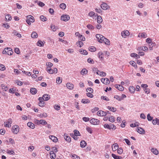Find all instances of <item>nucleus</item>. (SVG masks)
Returning <instances> with one entry per match:
<instances>
[{
    "label": "nucleus",
    "mask_w": 159,
    "mask_h": 159,
    "mask_svg": "<svg viewBox=\"0 0 159 159\" xmlns=\"http://www.w3.org/2000/svg\"><path fill=\"white\" fill-rule=\"evenodd\" d=\"M27 19L26 21L27 23L29 25H30L31 24V22H33L34 21V17L31 16L29 15L26 16Z\"/></svg>",
    "instance_id": "obj_1"
},
{
    "label": "nucleus",
    "mask_w": 159,
    "mask_h": 159,
    "mask_svg": "<svg viewBox=\"0 0 159 159\" xmlns=\"http://www.w3.org/2000/svg\"><path fill=\"white\" fill-rule=\"evenodd\" d=\"M19 127L17 125H15L12 128V131L14 134H17L19 131Z\"/></svg>",
    "instance_id": "obj_2"
},
{
    "label": "nucleus",
    "mask_w": 159,
    "mask_h": 159,
    "mask_svg": "<svg viewBox=\"0 0 159 159\" xmlns=\"http://www.w3.org/2000/svg\"><path fill=\"white\" fill-rule=\"evenodd\" d=\"M96 37L99 40L98 41L100 43H102V40H104V37L102 35L97 34L96 35Z\"/></svg>",
    "instance_id": "obj_3"
},
{
    "label": "nucleus",
    "mask_w": 159,
    "mask_h": 159,
    "mask_svg": "<svg viewBox=\"0 0 159 159\" xmlns=\"http://www.w3.org/2000/svg\"><path fill=\"white\" fill-rule=\"evenodd\" d=\"M70 17L69 15H62L61 17V19L62 20L66 21L70 19Z\"/></svg>",
    "instance_id": "obj_4"
},
{
    "label": "nucleus",
    "mask_w": 159,
    "mask_h": 159,
    "mask_svg": "<svg viewBox=\"0 0 159 159\" xmlns=\"http://www.w3.org/2000/svg\"><path fill=\"white\" fill-rule=\"evenodd\" d=\"M90 123L93 125H98L99 123V121L97 119L92 118L90 120Z\"/></svg>",
    "instance_id": "obj_5"
},
{
    "label": "nucleus",
    "mask_w": 159,
    "mask_h": 159,
    "mask_svg": "<svg viewBox=\"0 0 159 159\" xmlns=\"http://www.w3.org/2000/svg\"><path fill=\"white\" fill-rule=\"evenodd\" d=\"M36 123L38 125L41 124L43 125L47 124V122L45 120H36Z\"/></svg>",
    "instance_id": "obj_6"
},
{
    "label": "nucleus",
    "mask_w": 159,
    "mask_h": 159,
    "mask_svg": "<svg viewBox=\"0 0 159 159\" xmlns=\"http://www.w3.org/2000/svg\"><path fill=\"white\" fill-rule=\"evenodd\" d=\"M101 8L104 10H106L109 8V6L107 4L103 2L101 5Z\"/></svg>",
    "instance_id": "obj_7"
},
{
    "label": "nucleus",
    "mask_w": 159,
    "mask_h": 159,
    "mask_svg": "<svg viewBox=\"0 0 159 159\" xmlns=\"http://www.w3.org/2000/svg\"><path fill=\"white\" fill-rule=\"evenodd\" d=\"M97 115L99 116H105L107 115V113L102 111H99L97 112Z\"/></svg>",
    "instance_id": "obj_8"
},
{
    "label": "nucleus",
    "mask_w": 159,
    "mask_h": 159,
    "mask_svg": "<svg viewBox=\"0 0 159 159\" xmlns=\"http://www.w3.org/2000/svg\"><path fill=\"white\" fill-rule=\"evenodd\" d=\"M129 32L127 30H125L121 33V35L124 38H125L126 36L129 35Z\"/></svg>",
    "instance_id": "obj_9"
},
{
    "label": "nucleus",
    "mask_w": 159,
    "mask_h": 159,
    "mask_svg": "<svg viewBox=\"0 0 159 159\" xmlns=\"http://www.w3.org/2000/svg\"><path fill=\"white\" fill-rule=\"evenodd\" d=\"M101 80V81L105 84H109L110 83L109 79L107 78H102Z\"/></svg>",
    "instance_id": "obj_10"
},
{
    "label": "nucleus",
    "mask_w": 159,
    "mask_h": 159,
    "mask_svg": "<svg viewBox=\"0 0 159 159\" xmlns=\"http://www.w3.org/2000/svg\"><path fill=\"white\" fill-rule=\"evenodd\" d=\"M50 95L48 94H44L43 96V99L45 101L48 100L50 98Z\"/></svg>",
    "instance_id": "obj_11"
},
{
    "label": "nucleus",
    "mask_w": 159,
    "mask_h": 159,
    "mask_svg": "<svg viewBox=\"0 0 159 159\" xmlns=\"http://www.w3.org/2000/svg\"><path fill=\"white\" fill-rule=\"evenodd\" d=\"M65 139L68 142H70L71 141L70 137L67 134H65L64 135Z\"/></svg>",
    "instance_id": "obj_12"
},
{
    "label": "nucleus",
    "mask_w": 159,
    "mask_h": 159,
    "mask_svg": "<svg viewBox=\"0 0 159 159\" xmlns=\"http://www.w3.org/2000/svg\"><path fill=\"white\" fill-rule=\"evenodd\" d=\"M66 87L69 89H72L74 88V85L70 83H68L66 84Z\"/></svg>",
    "instance_id": "obj_13"
},
{
    "label": "nucleus",
    "mask_w": 159,
    "mask_h": 159,
    "mask_svg": "<svg viewBox=\"0 0 159 159\" xmlns=\"http://www.w3.org/2000/svg\"><path fill=\"white\" fill-rule=\"evenodd\" d=\"M96 74L100 76L104 77L106 75V74L105 72L103 71L101 72L99 70H98V71H97Z\"/></svg>",
    "instance_id": "obj_14"
},
{
    "label": "nucleus",
    "mask_w": 159,
    "mask_h": 159,
    "mask_svg": "<svg viewBox=\"0 0 159 159\" xmlns=\"http://www.w3.org/2000/svg\"><path fill=\"white\" fill-rule=\"evenodd\" d=\"M116 87L120 91H122L124 90V87L120 84H116Z\"/></svg>",
    "instance_id": "obj_15"
},
{
    "label": "nucleus",
    "mask_w": 159,
    "mask_h": 159,
    "mask_svg": "<svg viewBox=\"0 0 159 159\" xmlns=\"http://www.w3.org/2000/svg\"><path fill=\"white\" fill-rule=\"evenodd\" d=\"M49 138L51 139L53 142H56L58 140L57 138L53 135H50L49 136Z\"/></svg>",
    "instance_id": "obj_16"
},
{
    "label": "nucleus",
    "mask_w": 159,
    "mask_h": 159,
    "mask_svg": "<svg viewBox=\"0 0 159 159\" xmlns=\"http://www.w3.org/2000/svg\"><path fill=\"white\" fill-rule=\"evenodd\" d=\"M137 131L140 134H144L145 133V131L141 127L138 129Z\"/></svg>",
    "instance_id": "obj_17"
},
{
    "label": "nucleus",
    "mask_w": 159,
    "mask_h": 159,
    "mask_svg": "<svg viewBox=\"0 0 159 159\" xmlns=\"http://www.w3.org/2000/svg\"><path fill=\"white\" fill-rule=\"evenodd\" d=\"M30 91L33 94H35L37 93V90L36 89L34 88H31L30 89Z\"/></svg>",
    "instance_id": "obj_18"
},
{
    "label": "nucleus",
    "mask_w": 159,
    "mask_h": 159,
    "mask_svg": "<svg viewBox=\"0 0 159 159\" xmlns=\"http://www.w3.org/2000/svg\"><path fill=\"white\" fill-rule=\"evenodd\" d=\"M86 143L84 140H82L80 142V146L82 148H84L86 145Z\"/></svg>",
    "instance_id": "obj_19"
},
{
    "label": "nucleus",
    "mask_w": 159,
    "mask_h": 159,
    "mask_svg": "<svg viewBox=\"0 0 159 159\" xmlns=\"http://www.w3.org/2000/svg\"><path fill=\"white\" fill-rule=\"evenodd\" d=\"M118 148V145L117 143H115L112 146V148L113 151H116Z\"/></svg>",
    "instance_id": "obj_20"
},
{
    "label": "nucleus",
    "mask_w": 159,
    "mask_h": 159,
    "mask_svg": "<svg viewBox=\"0 0 159 159\" xmlns=\"http://www.w3.org/2000/svg\"><path fill=\"white\" fill-rule=\"evenodd\" d=\"M27 125L28 126L32 129H34L35 127L34 125L31 122H28Z\"/></svg>",
    "instance_id": "obj_21"
},
{
    "label": "nucleus",
    "mask_w": 159,
    "mask_h": 159,
    "mask_svg": "<svg viewBox=\"0 0 159 159\" xmlns=\"http://www.w3.org/2000/svg\"><path fill=\"white\" fill-rule=\"evenodd\" d=\"M31 37L33 38H36L38 37V34L36 32L34 31L31 34Z\"/></svg>",
    "instance_id": "obj_22"
},
{
    "label": "nucleus",
    "mask_w": 159,
    "mask_h": 159,
    "mask_svg": "<svg viewBox=\"0 0 159 159\" xmlns=\"http://www.w3.org/2000/svg\"><path fill=\"white\" fill-rule=\"evenodd\" d=\"M138 37L141 38H145L147 37V34L145 33H139Z\"/></svg>",
    "instance_id": "obj_23"
},
{
    "label": "nucleus",
    "mask_w": 159,
    "mask_h": 159,
    "mask_svg": "<svg viewBox=\"0 0 159 159\" xmlns=\"http://www.w3.org/2000/svg\"><path fill=\"white\" fill-rule=\"evenodd\" d=\"M151 151L156 155H157L159 153L158 151L156 149L152 148L151 149Z\"/></svg>",
    "instance_id": "obj_24"
},
{
    "label": "nucleus",
    "mask_w": 159,
    "mask_h": 159,
    "mask_svg": "<svg viewBox=\"0 0 159 159\" xmlns=\"http://www.w3.org/2000/svg\"><path fill=\"white\" fill-rule=\"evenodd\" d=\"M88 72V70L86 69H83L81 71L80 73L83 75L86 74Z\"/></svg>",
    "instance_id": "obj_25"
},
{
    "label": "nucleus",
    "mask_w": 159,
    "mask_h": 159,
    "mask_svg": "<svg viewBox=\"0 0 159 159\" xmlns=\"http://www.w3.org/2000/svg\"><path fill=\"white\" fill-rule=\"evenodd\" d=\"M5 49L8 50V51H7V54L8 55H11L13 53V52L11 51V48H5Z\"/></svg>",
    "instance_id": "obj_26"
},
{
    "label": "nucleus",
    "mask_w": 159,
    "mask_h": 159,
    "mask_svg": "<svg viewBox=\"0 0 159 159\" xmlns=\"http://www.w3.org/2000/svg\"><path fill=\"white\" fill-rule=\"evenodd\" d=\"M129 92L131 93H133L135 91V88L133 86H130L129 88Z\"/></svg>",
    "instance_id": "obj_27"
},
{
    "label": "nucleus",
    "mask_w": 159,
    "mask_h": 159,
    "mask_svg": "<svg viewBox=\"0 0 159 159\" xmlns=\"http://www.w3.org/2000/svg\"><path fill=\"white\" fill-rule=\"evenodd\" d=\"M102 21V17L100 16H98L97 17V21L99 24L101 23Z\"/></svg>",
    "instance_id": "obj_28"
},
{
    "label": "nucleus",
    "mask_w": 159,
    "mask_h": 159,
    "mask_svg": "<svg viewBox=\"0 0 159 159\" xmlns=\"http://www.w3.org/2000/svg\"><path fill=\"white\" fill-rule=\"evenodd\" d=\"M5 19L7 20L10 21L11 20L12 18L10 14H7L5 16Z\"/></svg>",
    "instance_id": "obj_29"
},
{
    "label": "nucleus",
    "mask_w": 159,
    "mask_h": 159,
    "mask_svg": "<svg viewBox=\"0 0 159 159\" xmlns=\"http://www.w3.org/2000/svg\"><path fill=\"white\" fill-rule=\"evenodd\" d=\"M104 40H102V41H104V42L106 44H107L108 45H109L110 44V41L108 39L105 38V37H104Z\"/></svg>",
    "instance_id": "obj_30"
},
{
    "label": "nucleus",
    "mask_w": 159,
    "mask_h": 159,
    "mask_svg": "<svg viewBox=\"0 0 159 159\" xmlns=\"http://www.w3.org/2000/svg\"><path fill=\"white\" fill-rule=\"evenodd\" d=\"M108 120L110 122H113L115 121V118L113 116H111L110 117L108 118Z\"/></svg>",
    "instance_id": "obj_31"
},
{
    "label": "nucleus",
    "mask_w": 159,
    "mask_h": 159,
    "mask_svg": "<svg viewBox=\"0 0 159 159\" xmlns=\"http://www.w3.org/2000/svg\"><path fill=\"white\" fill-rule=\"evenodd\" d=\"M6 152L9 154L14 155L15 154V152L12 150H10L8 149H7Z\"/></svg>",
    "instance_id": "obj_32"
},
{
    "label": "nucleus",
    "mask_w": 159,
    "mask_h": 159,
    "mask_svg": "<svg viewBox=\"0 0 159 159\" xmlns=\"http://www.w3.org/2000/svg\"><path fill=\"white\" fill-rule=\"evenodd\" d=\"M46 71L49 74H52L53 73V70L50 68L48 67H47Z\"/></svg>",
    "instance_id": "obj_33"
},
{
    "label": "nucleus",
    "mask_w": 159,
    "mask_h": 159,
    "mask_svg": "<svg viewBox=\"0 0 159 159\" xmlns=\"http://www.w3.org/2000/svg\"><path fill=\"white\" fill-rule=\"evenodd\" d=\"M81 102L84 103H89L90 101L88 99H84L82 100Z\"/></svg>",
    "instance_id": "obj_34"
},
{
    "label": "nucleus",
    "mask_w": 159,
    "mask_h": 159,
    "mask_svg": "<svg viewBox=\"0 0 159 159\" xmlns=\"http://www.w3.org/2000/svg\"><path fill=\"white\" fill-rule=\"evenodd\" d=\"M111 126L112 125H111V124L110 125H108L107 124H106L104 125V127L105 128H107L109 129H111Z\"/></svg>",
    "instance_id": "obj_35"
},
{
    "label": "nucleus",
    "mask_w": 159,
    "mask_h": 159,
    "mask_svg": "<svg viewBox=\"0 0 159 159\" xmlns=\"http://www.w3.org/2000/svg\"><path fill=\"white\" fill-rule=\"evenodd\" d=\"M37 44L38 46L40 47L43 46L44 45L43 43L40 40H39L37 43Z\"/></svg>",
    "instance_id": "obj_36"
},
{
    "label": "nucleus",
    "mask_w": 159,
    "mask_h": 159,
    "mask_svg": "<svg viewBox=\"0 0 159 159\" xmlns=\"http://www.w3.org/2000/svg\"><path fill=\"white\" fill-rule=\"evenodd\" d=\"M60 7L62 9H65L66 7V5L64 3H62L60 5Z\"/></svg>",
    "instance_id": "obj_37"
},
{
    "label": "nucleus",
    "mask_w": 159,
    "mask_h": 159,
    "mask_svg": "<svg viewBox=\"0 0 159 159\" xmlns=\"http://www.w3.org/2000/svg\"><path fill=\"white\" fill-rule=\"evenodd\" d=\"M130 56L132 57H136L137 58H139L140 57V56L139 55L135 53H131Z\"/></svg>",
    "instance_id": "obj_38"
},
{
    "label": "nucleus",
    "mask_w": 159,
    "mask_h": 159,
    "mask_svg": "<svg viewBox=\"0 0 159 159\" xmlns=\"http://www.w3.org/2000/svg\"><path fill=\"white\" fill-rule=\"evenodd\" d=\"M141 87L143 88L144 89V90L145 91L146 90H148V89H147V87H148V85L147 84H142L141 85Z\"/></svg>",
    "instance_id": "obj_39"
},
{
    "label": "nucleus",
    "mask_w": 159,
    "mask_h": 159,
    "mask_svg": "<svg viewBox=\"0 0 159 159\" xmlns=\"http://www.w3.org/2000/svg\"><path fill=\"white\" fill-rule=\"evenodd\" d=\"M98 57L101 59H102L103 57V55L102 52H99L98 53Z\"/></svg>",
    "instance_id": "obj_40"
},
{
    "label": "nucleus",
    "mask_w": 159,
    "mask_h": 159,
    "mask_svg": "<svg viewBox=\"0 0 159 159\" xmlns=\"http://www.w3.org/2000/svg\"><path fill=\"white\" fill-rule=\"evenodd\" d=\"M74 134L76 136H80V133L77 130H75L74 131Z\"/></svg>",
    "instance_id": "obj_41"
},
{
    "label": "nucleus",
    "mask_w": 159,
    "mask_h": 159,
    "mask_svg": "<svg viewBox=\"0 0 159 159\" xmlns=\"http://www.w3.org/2000/svg\"><path fill=\"white\" fill-rule=\"evenodd\" d=\"M40 18L41 20L43 21H45L47 20V18L43 15L41 16H40Z\"/></svg>",
    "instance_id": "obj_42"
},
{
    "label": "nucleus",
    "mask_w": 159,
    "mask_h": 159,
    "mask_svg": "<svg viewBox=\"0 0 159 159\" xmlns=\"http://www.w3.org/2000/svg\"><path fill=\"white\" fill-rule=\"evenodd\" d=\"M107 108L109 110L112 111L113 112H114L116 111V108L115 107L108 106V107Z\"/></svg>",
    "instance_id": "obj_43"
},
{
    "label": "nucleus",
    "mask_w": 159,
    "mask_h": 159,
    "mask_svg": "<svg viewBox=\"0 0 159 159\" xmlns=\"http://www.w3.org/2000/svg\"><path fill=\"white\" fill-rule=\"evenodd\" d=\"M1 87L2 89L4 90V91H6L8 89V88L4 84H2Z\"/></svg>",
    "instance_id": "obj_44"
},
{
    "label": "nucleus",
    "mask_w": 159,
    "mask_h": 159,
    "mask_svg": "<svg viewBox=\"0 0 159 159\" xmlns=\"http://www.w3.org/2000/svg\"><path fill=\"white\" fill-rule=\"evenodd\" d=\"M70 135L75 140H77L78 139V138L77 136L75 135V134L73 133H71L70 134Z\"/></svg>",
    "instance_id": "obj_45"
},
{
    "label": "nucleus",
    "mask_w": 159,
    "mask_h": 159,
    "mask_svg": "<svg viewBox=\"0 0 159 159\" xmlns=\"http://www.w3.org/2000/svg\"><path fill=\"white\" fill-rule=\"evenodd\" d=\"M46 65L47 66V67H48L51 68L52 67L53 64L52 63L50 62H47L46 63Z\"/></svg>",
    "instance_id": "obj_46"
},
{
    "label": "nucleus",
    "mask_w": 159,
    "mask_h": 159,
    "mask_svg": "<svg viewBox=\"0 0 159 159\" xmlns=\"http://www.w3.org/2000/svg\"><path fill=\"white\" fill-rule=\"evenodd\" d=\"M117 149V152L119 154H121L123 152V149L122 148H120Z\"/></svg>",
    "instance_id": "obj_47"
},
{
    "label": "nucleus",
    "mask_w": 159,
    "mask_h": 159,
    "mask_svg": "<svg viewBox=\"0 0 159 159\" xmlns=\"http://www.w3.org/2000/svg\"><path fill=\"white\" fill-rule=\"evenodd\" d=\"M87 61L88 62L91 64H93L94 63V61L91 58H89L88 59Z\"/></svg>",
    "instance_id": "obj_48"
},
{
    "label": "nucleus",
    "mask_w": 159,
    "mask_h": 159,
    "mask_svg": "<svg viewBox=\"0 0 159 159\" xmlns=\"http://www.w3.org/2000/svg\"><path fill=\"white\" fill-rule=\"evenodd\" d=\"M147 118L148 121H151L152 120L153 117L150 116V114H148L147 116Z\"/></svg>",
    "instance_id": "obj_49"
},
{
    "label": "nucleus",
    "mask_w": 159,
    "mask_h": 159,
    "mask_svg": "<svg viewBox=\"0 0 159 159\" xmlns=\"http://www.w3.org/2000/svg\"><path fill=\"white\" fill-rule=\"evenodd\" d=\"M96 48L93 46H91L89 50L92 52H94L96 51Z\"/></svg>",
    "instance_id": "obj_50"
},
{
    "label": "nucleus",
    "mask_w": 159,
    "mask_h": 159,
    "mask_svg": "<svg viewBox=\"0 0 159 159\" xmlns=\"http://www.w3.org/2000/svg\"><path fill=\"white\" fill-rule=\"evenodd\" d=\"M54 107L55 109L57 111H58L60 110V106L58 105H55L54 106Z\"/></svg>",
    "instance_id": "obj_51"
},
{
    "label": "nucleus",
    "mask_w": 159,
    "mask_h": 159,
    "mask_svg": "<svg viewBox=\"0 0 159 159\" xmlns=\"http://www.w3.org/2000/svg\"><path fill=\"white\" fill-rule=\"evenodd\" d=\"M47 116V114L46 113H43V114H41L39 115V117L41 118H42L43 117H46Z\"/></svg>",
    "instance_id": "obj_52"
},
{
    "label": "nucleus",
    "mask_w": 159,
    "mask_h": 159,
    "mask_svg": "<svg viewBox=\"0 0 159 159\" xmlns=\"http://www.w3.org/2000/svg\"><path fill=\"white\" fill-rule=\"evenodd\" d=\"M77 44L79 45V47L81 48L83 45V43L80 41H79L77 42Z\"/></svg>",
    "instance_id": "obj_53"
},
{
    "label": "nucleus",
    "mask_w": 159,
    "mask_h": 159,
    "mask_svg": "<svg viewBox=\"0 0 159 159\" xmlns=\"http://www.w3.org/2000/svg\"><path fill=\"white\" fill-rule=\"evenodd\" d=\"M86 91L89 93H93V89L91 88H88L86 89Z\"/></svg>",
    "instance_id": "obj_54"
},
{
    "label": "nucleus",
    "mask_w": 159,
    "mask_h": 159,
    "mask_svg": "<svg viewBox=\"0 0 159 159\" xmlns=\"http://www.w3.org/2000/svg\"><path fill=\"white\" fill-rule=\"evenodd\" d=\"M56 81L57 83L60 84L62 82V80L61 79L60 77H57V78Z\"/></svg>",
    "instance_id": "obj_55"
},
{
    "label": "nucleus",
    "mask_w": 159,
    "mask_h": 159,
    "mask_svg": "<svg viewBox=\"0 0 159 159\" xmlns=\"http://www.w3.org/2000/svg\"><path fill=\"white\" fill-rule=\"evenodd\" d=\"M22 72L26 74V75H28V76H30L31 75V73L30 72H28L25 71V70H23L22 71Z\"/></svg>",
    "instance_id": "obj_56"
},
{
    "label": "nucleus",
    "mask_w": 159,
    "mask_h": 159,
    "mask_svg": "<svg viewBox=\"0 0 159 159\" xmlns=\"http://www.w3.org/2000/svg\"><path fill=\"white\" fill-rule=\"evenodd\" d=\"M124 141H125L127 144L128 145H130V141L127 139H125L124 140Z\"/></svg>",
    "instance_id": "obj_57"
},
{
    "label": "nucleus",
    "mask_w": 159,
    "mask_h": 159,
    "mask_svg": "<svg viewBox=\"0 0 159 159\" xmlns=\"http://www.w3.org/2000/svg\"><path fill=\"white\" fill-rule=\"evenodd\" d=\"M82 119L85 122L88 121L90 120V119L89 118L86 117H83L82 118Z\"/></svg>",
    "instance_id": "obj_58"
},
{
    "label": "nucleus",
    "mask_w": 159,
    "mask_h": 159,
    "mask_svg": "<svg viewBox=\"0 0 159 159\" xmlns=\"http://www.w3.org/2000/svg\"><path fill=\"white\" fill-rule=\"evenodd\" d=\"M52 151L54 152H57L58 151L57 148L55 147H52L51 148Z\"/></svg>",
    "instance_id": "obj_59"
},
{
    "label": "nucleus",
    "mask_w": 159,
    "mask_h": 159,
    "mask_svg": "<svg viewBox=\"0 0 159 159\" xmlns=\"http://www.w3.org/2000/svg\"><path fill=\"white\" fill-rule=\"evenodd\" d=\"M92 93H86L87 96L90 98H92L93 97V94H92Z\"/></svg>",
    "instance_id": "obj_60"
},
{
    "label": "nucleus",
    "mask_w": 159,
    "mask_h": 159,
    "mask_svg": "<svg viewBox=\"0 0 159 159\" xmlns=\"http://www.w3.org/2000/svg\"><path fill=\"white\" fill-rule=\"evenodd\" d=\"M72 157H73V159H80V158L79 156L75 154H73L72 155Z\"/></svg>",
    "instance_id": "obj_61"
},
{
    "label": "nucleus",
    "mask_w": 159,
    "mask_h": 159,
    "mask_svg": "<svg viewBox=\"0 0 159 159\" xmlns=\"http://www.w3.org/2000/svg\"><path fill=\"white\" fill-rule=\"evenodd\" d=\"M87 27L89 29H93L94 27L92 25L89 24L87 26Z\"/></svg>",
    "instance_id": "obj_62"
},
{
    "label": "nucleus",
    "mask_w": 159,
    "mask_h": 159,
    "mask_svg": "<svg viewBox=\"0 0 159 159\" xmlns=\"http://www.w3.org/2000/svg\"><path fill=\"white\" fill-rule=\"evenodd\" d=\"M44 103L43 101H42L41 102H39V106L41 107H43L44 106Z\"/></svg>",
    "instance_id": "obj_63"
},
{
    "label": "nucleus",
    "mask_w": 159,
    "mask_h": 159,
    "mask_svg": "<svg viewBox=\"0 0 159 159\" xmlns=\"http://www.w3.org/2000/svg\"><path fill=\"white\" fill-rule=\"evenodd\" d=\"M5 69V66L3 65H0V70H4Z\"/></svg>",
    "instance_id": "obj_64"
}]
</instances>
